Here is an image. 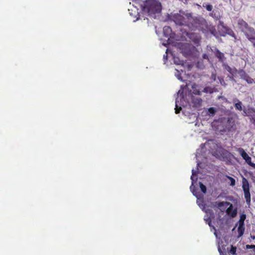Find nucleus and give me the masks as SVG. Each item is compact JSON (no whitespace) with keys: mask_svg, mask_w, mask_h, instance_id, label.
<instances>
[{"mask_svg":"<svg viewBox=\"0 0 255 255\" xmlns=\"http://www.w3.org/2000/svg\"><path fill=\"white\" fill-rule=\"evenodd\" d=\"M163 57H164V58H166L167 57V55H166V56H165V55H163Z\"/></svg>","mask_w":255,"mask_h":255,"instance_id":"35","label":"nucleus"},{"mask_svg":"<svg viewBox=\"0 0 255 255\" xmlns=\"http://www.w3.org/2000/svg\"><path fill=\"white\" fill-rule=\"evenodd\" d=\"M226 69L230 73H231V74H233V70L232 69V68L230 66H229L228 65H227L226 67Z\"/></svg>","mask_w":255,"mask_h":255,"instance_id":"27","label":"nucleus"},{"mask_svg":"<svg viewBox=\"0 0 255 255\" xmlns=\"http://www.w3.org/2000/svg\"><path fill=\"white\" fill-rule=\"evenodd\" d=\"M246 218V215L244 214L240 216V220L238 222L239 225H245L244 222Z\"/></svg>","mask_w":255,"mask_h":255,"instance_id":"15","label":"nucleus"},{"mask_svg":"<svg viewBox=\"0 0 255 255\" xmlns=\"http://www.w3.org/2000/svg\"><path fill=\"white\" fill-rule=\"evenodd\" d=\"M191 91H189V97L190 98L191 102L193 106L195 108H199L201 106L202 100L200 98H195L191 94Z\"/></svg>","mask_w":255,"mask_h":255,"instance_id":"10","label":"nucleus"},{"mask_svg":"<svg viewBox=\"0 0 255 255\" xmlns=\"http://www.w3.org/2000/svg\"><path fill=\"white\" fill-rule=\"evenodd\" d=\"M216 111L215 108L213 107H211L208 109V112L209 114V115H211L212 116L215 115Z\"/></svg>","mask_w":255,"mask_h":255,"instance_id":"22","label":"nucleus"},{"mask_svg":"<svg viewBox=\"0 0 255 255\" xmlns=\"http://www.w3.org/2000/svg\"><path fill=\"white\" fill-rule=\"evenodd\" d=\"M202 57L203 59H208V60L209 59L208 56L206 54H204L202 55Z\"/></svg>","mask_w":255,"mask_h":255,"instance_id":"31","label":"nucleus"},{"mask_svg":"<svg viewBox=\"0 0 255 255\" xmlns=\"http://www.w3.org/2000/svg\"><path fill=\"white\" fill-rule=\"evenodd\" d=\"M161 10V4L157 0H146L142 6V10L151 16L159 13Z\"/></svg>","mask_w":255,"mask_h":255,"instance_id":"2","label":"nucleus"},{"mask_svg":"<svg viewBox=\"0 0 255 255\" xmlns=\"http://www.w3.org/2000/svg\"><path fill=\"white\" fill-rule=\"evenodd\" d=\"M200 188L201 189V190L202 191L203 193H206L207 191V188L205 185H204L202 183L200 182L199 183Z\"/></svg>","mask_w":255,"mask_h":255,"instance_id":"23","label":"nucleus"},{"mask_svg":"<svg viewBox=\"0 0 255 255\" xmlns=\"http://www.w3.org/2000/svg\"><path fill=\"white\" fill-rule=\"evenodd\" d=\"M189 23L188 27L191 30H199L204 34L211 33L213 35L216 34V29L215 26L208 23L205 18L202 16H192L189 18Z\"/></svg>","mask_w":255,"mask_h":255,"instance_id":"1","label":"nucleus"},{"mask_svg":"<svg viewBox=\"0 0 255 255\" xmlns=\"http://www.w3.org/2000/svg\"><path fill=\"white\" fill-rule=\"evenodd\" d=\"M163 57H164V58H166L167 57V55H166V56H165V55H163Z\"/></svg>","mask_w":255,"mask_h":255,"instance_id":"36","label":"nucleus"},{"mask_svg":"<svg viewBox=\"0 0 255 255\" xmlns=\"http://www.w3.org/2000/svg\"><path fill=\"white\" fill-rule=\"evenodd\" d=\"M191 15V13L184 15L176 13L172 16V19L177 25H184L188 27V24L189 23V18H190Z\"/></svg>","mask_w":255,"mask_h":255,"instance_id":"4","label":"nucleus"},{"mask_svg":"<svg viewBox=\"0 0 255 255\" xmlns=\"http://www.w3.org/2000/svg\"><path fill=\"white\" fill-rule=\"evenodd\" d=\"M245 225H239L238 228V236L239 237L242 236L245 232Z\"/></svg>","mask_w":255,"mask_h":255,"instance_id":"12","label":"nucleus"},{"mask_svg":"<svg viewBox=\"0 0 255 255\" xmlns=\"http://www.w3.org/2000/svg\"><path fill=\"white\" fill-rule=\"evenodd\" d=\"M228 34L231 36L234 37L235 39H236V34L233 30H231L230 32H229Z\"/></svg>","mask_w":255,"mask_h":255,"instance_id":"29","label":"nucleus"},{"mask_svg":"<svg viewBox=\"0 0 255 255\" xmlns=\"http://www.w3.org/2000/svg\"><path fill=\"white\" fill-rule=\"evenodd\" d=\"M205 207H204L203 210H204L206 213H210V211L212 212L211 210H204Z\"/></svg>","mask_w":255,"mask_h":255,"instance_id":"33","label":"nucleus"},{"mask_svg":"<svg viewBox=\"0 0 255 255\" xmlns=\"http://www.w3.org/2000/svg\"><path fill=\"white\" fill-rule=\"evenodd\" d=\"M241 79L245 80L248 84H253L254 83V80L246 72L243 70H240L238 72Z\"/></svg>","mask_w":255,"mask_h":255,"instance_id":"9","label":"nucleus"},{"mask_svg":"<svg viewBox=\"0 0 255 255\" xmlns=\"http://www.w3.org/2000/svg\"><path fill=\"white\" fill-rule=\"evenodd\" d=\"M218 251L220 254V255H226V253L224 254V253H223V252L221 251V249L220 247H219V248H218Z\"/></svg>","mask_w":255,"mask_h":255,"instance_id":"32","label":"nucleus"},{"mask_svg":"<svg viewBox=\"0 0 255 255\" xmlns=\"http://www.w3.org/2000/svg\"><path fill=\"white\" fill-rule=\"evenodd\" d=\"M237 24L239 28L244 33L247 39L255 32V29L251 27L243 19H239Z\"/></svg>","mask_w":255,"mask_h":255,"instance_id":"3","label":"nucleus"},{"mask_svg":"<svg viewBox=\"0 0 255 255\" xmlns=\"http://www.w3.org/2000/svg\"><path fill=\"white\" fill-rule=\"evenodd\" d=\"M227 178H228L230 180V182H231L230 185L231 186H234L235 185L236 181H235V179H234L233 177L229 176H227Z\"/></svg>","mask_w":255,"mask_h":255,"instance_id":"24","label":"nucleus"},{"mask_svg":"<svg viewBox=\"0 0 255 255\" xmlns=\"http://www.w3.org/2000/svg\"><path fill=\"white\" fill-rule=\"evenodd\" d=\"M215 56L219 59L220 61H223L224 58V54L220 52L218 49H217L215 52Z\"/></svg>","mask_w":255,"mask_h":255,"instance_id":"13","label":"nucleus"},{"mask_svg":"<svg viewBox=\"0 0 255 255\" xmlns=\"http://www.w3.org/2000/svg\"><path fill=\"white\" fill-rule=\"evenodd\" d=\"M173 61H174V63L175 64H177V65H183V61L180 60L178 57L174 56L173 57Z\"/></svg>","mask_w":255,"mask_h":255,"instance_id":"18","label":"nucleus"},{"mask_svg":"<svg viewBox=\"0 0 255 255\" xmlns=\"http://www.w3.org/2000/svg\"><path fill=\"white\" fill-rule=\"evenodd\" d=\"M237 248L231 245V249L229 251V253L233 255H236Z\"/></svg>","mask_w":255,"mask_h":255,"instance_id":"20","label":"nucleus"},{"mask_svg":"<svg viewBox=\"0 0 255 255\" xmlns=\"http://www.w3.org/2000/svg\"><path fill=\"white\" fill-rule=\"evenodd\" d=\"M203 92L205 93H212L213 92V89L209 87H206L203 90Z\"/></svg>","mask_w":255,"mask_h":255,"instance_id":"25","label":"nucleus"},{"mask_svg":"<svg viewBox=\"0 0 255 255\" xmlns=\"http://www.w3.org/2000/svg\"><path fill=\"white\" fill-rule=\"evenodd\" d=\"M216 205L218 208H221L224 207L225 206H227L229 205L230 206L226 210L227 214L230 216L234 218L236 216L237 214V209H233V206L232 204L228 202H216Z\"/></svg>","mask_w":255,"mask_h":255,"instance_id":"6","label":"nucleus"},{"mask_svg":"<svg viewBox=\"0 0 255 255\" xmlns=\"http://www.w3.org/2000/svg\"><path fill=\"white\" fill-rule=\"evenodd\" d=\"M251 238L254 240L255 239V237L254 236H251Z\"/></svg>","mask_w":255,"mask_h":255,"instance_id":"34","label":"nucleus"},{"mask_svg":"<svg viewBox=\"0 0 255 255\" xmlns=\"http://www.w3.org/2000/svg\"><path fill=\"white\" fill-rule=\"evenodd\" d=\"M209 15L216 20L219 19L218 16L216 15V13L214 11H212V12L210 13Z\"/></svg>","mask_w":255,"mask_h":255,"instance_id":"26","label":"nucleus"},{"mask_svg":"<svg viewBox=\"0 0 255 255\" xmlns=\"http://www.w3.org/2000/svg\"><path fill=\"white\" fill-rule=\"evenodd\" d=\"M188 87V85H186L185 86V88H186V87Z\"/></svg>","mask_w":255,"mask_h":255,"instance_id":"38","label":"nucleus"},{"mask_svg":"<svg viewBox=\"0 0 255 255\" xmlns=\"http://www.w3.org/2000/svg\"><path fill=\"white\" fill-rule=\"evenodd\" d=\"M205 220L208 223L209 226L211 227V219L210 217H207V218H205Z\"/></svg>","mask_w":255,"mask_h":255,"instance_id":"28","label":"nucleus"},{"mask_svg":"<svg viewBox=\"0 0 255 255\" xmlns=\"http://www.w3.org/2000/svg\"><path fill=\"white\" fill-rule=\"evenodd\" d=\"M178 101V98H176V102H175V113L176 114H179L180 112V111L181 110L182 108L181 107H179L177 105Z\"/></svg>","mask_w":255,"mask_h":255,"instance_id":"19","label":"nucleus"},{"mask_svg":"<svg viewBox=\"0 0 255 255\" xmlns=\"http://www.w3.org/2000/svg\"><path fill=\"white\" fill-rule=\"evenodd\" d=\"M188 37L197 46H198L201 41V36L196 33H188L187 34Z\"/></svg>","mask_w":255,"mask_h":255,"instance_id":"8","label":"nucleus"},{"mask_svg":"<svg viewBox=\"0 0 255 255\" xmlns=\"http://www.w3.org/2000/svg\"><path fill=\"white\" fill-rule=\"evenodd\" d=\"M203 7H205L207 10L209 11H211L213 9V6L211 4H206L204 3L203 4Z\"/></svg>","mask_w":255,"mask_h":255,"instance_id":"21","label":"nucleus"},{"mask_svg":"<svg viewBox=\"0 0 255 255\" xmlns=\"http://www.w3.org/2000/svg\"><path fill=\"white\" fill-rule=\"evenodd\" d=\"M242 188L244 192V196L247 204L250 206L251 201L250 185L248 180L245 177H243L242 180Z\"/></svg>","mask_w":255,"mask_h":255,"instance_id":"5","label":"nucleus"},{"mask_svg":"<svg viewBox=\"0 0 255 255\" xmlns=\"http://www.w3.org/2000/svg\"><path fill=\"white\" fill-rule=\"evenodd\" d=\"M238 151L240 152L243 158L246 160L247 163L249 164L250 166L255 168V163L252 162L251 158L246 152L244 149L242 148H239L238 149Z\"/></svg>","mask_w":255,"mask_h":255,"instance_id":"7","label":"nucleus"},{"mask_svg":"<svg viewBox=\"0 0 255 255\" xmlns=\"http://www.w3.org/2000/svg\"><path fill=\"white\" fill-rule=\"evenodd\" d=\"M236 100L238 101V103L235 104V107L236 109L241 111L242 110V103L241 101H239L238 99H236Z\"/></svg>","mask_w":255,"mask_h":255,"instance_id":"16","label":"nucleus"},{"mask_svg":"<svg viewBox=\"0 0 255 255\" xmlns=\"http://www.w3.org/2000/svg\"><path fill=\"white\" fill-rule=\"evenodd\" d=\"M178 94L180 95V96L182 97L183 99L184 98V95H183V92L181 90H179L178 92Z\"/></svg>","mask_w":255,"mask_h":255,"instance_id":"30","label":"nucleus"},{"mask_svg":"<svg viewBox=\"0 0 255 255\" xmlns=\"http://www.w3.org/2000/svg\"><path fill=\"white\" fill-rule=\"evenodd\" d=\"M197 85L195 84H193L192 85V88L193 89V94L196 95H201V92L200 90L197 89Z\"/></svg>","mask_w":255,"mask_h":255,"instance_id":"14","label":"nucleus"},{"mask_svg":"<svg viewBox=\"0 0 255 255\" xmlns=\"http://www.w3.org/2000/svg\"><path fill=\"white\" fill-rule=\"evenodd\" d=\"M163 32L164 33V35L166 37L170 36L171 37V34L172 32V29L170 27L168 26H165L163 27Z\"/></svg>","mask_w":255,"mask_h":255,"instance_id":"11","label":"nucleus"},{"mask_svg":"<svg viewBox=\"0 0 255 255\" xmlns=\"http://www.w3.org/2000/svg\"><path fill=\"white\" fill-rule=\"evenodd\" d=\"M163 57H164V58H166L167 57V55H166V56H165V55H163Z\"/></svg>","mask_w":255,"mask_h":255,"instance_id":"37","label":"nucleus"},{"mask_svg":"<svg viewBox=\"0 0 255 255\" xmlns=\"http://www.w3.org/2000/svg\"><path fill=\"white\" fill-rule=\"evenodd\" d=\"M249 37L248 39L251 41L254 47H255V32Z\"/></svg>","mask_w":255,"mask_h":255,"instance_id":"17","label":"nucleus"}]
</instances>
